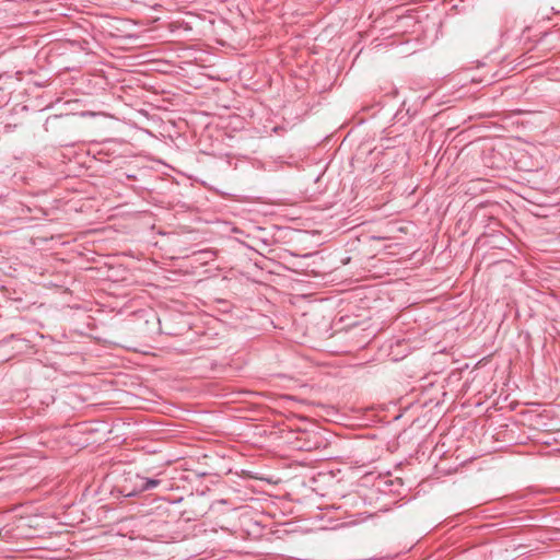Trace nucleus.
Listing matches in <instances>:
<instances>
[{
  "mask_svg": "<svg viewBox=\"0 0 560 560\" xmlns=\"http://www.w3.org/2000/svg\"><path fill=\"white\" fill-rule=\"evenodd\" d=\"M137 487L140 491L153 489L160 485V480L137 476Z\"/></svg>",
  "mask_w": 560,
  "mask_h": 560,
  "instance_id": "f257e3e1",
  "label": "nucleus"
}]
</instances>
